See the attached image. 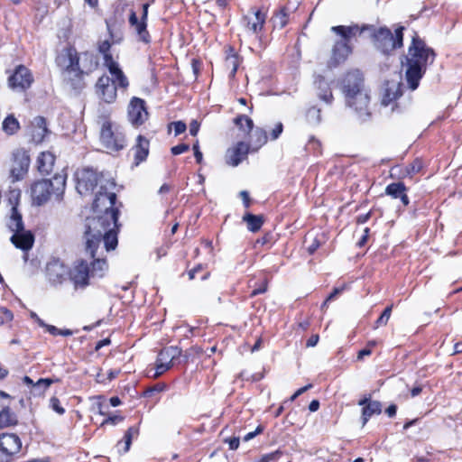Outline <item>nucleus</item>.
<instances>
[{"label": "nucleus", "mask_w": 462, "mask_h": 462, "mask_svg": "<svg viewBox=\"0 0 462 462\" xmlns=\"http://www.w3.org/2000/svg\"><path fill=\"white\" fill-rule=\"evenodd\" d=\"M77 190L81 195L95 191L93 215L85 221L84 238L87 248L93 251L95 243L102 240L106 251L114 250L118 244L117 218L121 203H116V182L111 176L97 173L93 169H83L77 175Z\"/></svg>", "instance_id": "1"}, {"label": "nucleus", "mask_w": 462, "mask_h": 462, "mask_svg": "<svg viewBox=\"0 0 462 462\" xmlns=\"http://www.w3.org/2000/svg\"><path fill=\"white\" fill-rule=\"evenodd\" d=\"M337 85L344 95L346 105L361 120L369 117L370 93L365 85L363 73L359 69H351L338 79Z\"/></svg>", "instance_id": "2"}, {"label": "nucleus", "mask_w": 462, "mask_h": 462, "mask_svg": "<svg viewBox=\"0 0 462 462\" xmlns=\"http://www.w3.org/2000/svg\"><path fill=\"white\" fill-rule=\"evenodd\" d=\"M434 60V51L428 47L417 33H414L408 53L405 56V62L402 63L406 68L405 79L411 90H415L419 87L420 79L425 74L428 66L433 63Z\"/></svg>", "instance_id": "3"}, {"label": "nucleus", "mask_w": 462, "mask_h": 462, "mask_svg": "<svg viewBox=\"0 0 462 462\" xmlns=\"http://www.w3.org/2000/svg\"><path fill=\"white\" fill-rule=\"evenodd\" d=\"M57 63L64 69L65 78L70 81L75 89L84 87L82 76L88 74L97 67L93 54L82 52L78 55L75 50L69 49L57 58Z\"/></svg>", "instance_id": "4"}, {"label": "nucleus", "mask_w": 462, "mask_h": 462, "mask_svg": "<svg viewBox=\"0 0 462 462\" xmlns=\"http://www.w3.org/2000/svg\"><path fill=\"white\" fill-rule=\"evenodd\" d=\"M99 245L100 243H95L91 252L87 248V241H85V250L89 257L88 259H78L69 272V278L76 288H84L89 284L90 278H102L106 273L108 265L106 259L96 257Z\"/></svg>", "instance_id": "5"}, {"label": "nucleus", "mask_w": 462, "mask_h": 462, "mask_svg": "<svg viewBox=\"0 0 462 462\" xmlns=\"http://www.w3.org/2000/svg\"><path fill=\"white\" fill-rule=\"evenodd\" d=\"M67 174L62 172L57 173L51 180H40L34 181L31 186V198L32 204L35 206H42L46 204L51 198L56 201H61L66 189Z\"/></svg>", "instance_id": "6"}, {"label": "nucleus", "mask_w": 462, "mask_h": 462, "mask_svg": "<svg viewBox=\"0 0 462 462\" xmlns=\"http://www.w3.org/2000/svg\"><path fill=\"white\" fill-rule=\"evenodd\" d=\"M367 26H358L357 24H352L349 26L337 25L331 27L337 39L332 48L331 57L329 60L330 66H337L343 63L347 57L352 53L351 41L357 35H361Z\"/></svg>", "instance_id": "7"}, {"label": "nucleus", "mask_w": 462, "mask_h": 462, "mask_svg": "<svg viewBox=\"0 0 462 462\" xmlns=\"http://www.w3.org/2000/svg\"><path fill=\"white\" fill-rule=\"evenodd\" d=\"M100 125V141L110 152L123 150L126 145L125 134L109 119V112L104 110L97 117Z\"/></svg>", "instance_id": "8"}, {"label": "nucleus", "mask_w": 462, "mask_h": 462, "mask_svg": "<svg viewBox=\"0 0 462 462\" xmlns=\"http://www.w3.org/2000/svg\"><path fill=\"white\" fill-rule=\"evenodd\" d=\"M366 26L369 28L365 29V31H370L372 32L374 43L375 47L382 52L389 53L394 49L402 46V31L404 29L403 27L397 28L395 30V33L393 34L392 32L386 27H382L378 30H375L374 26Z\"/></svg>", "instance_id": "9"}, {"label": "nucleus", "mask_w": 462, "mask_h": 462, "mask_svg": "<svg viewBox=\"0 0 462 462\" xmlns=\"http://www.w3.org/2000/svg\"><path fill=\"white\" fill-rule=\"evenodd\" d=\"M22 448L20 438L14 433L0 435V462H9L12 457L17 454Z\"/></svg>", "instance_id": "10"}, {"label": "nucleus", "mask_w": 462, "mask_h": 462, "mask_svg": "<svg viewBox=\"0 0 462 462\" xmlns=\"http://www.w3.org/2000/svg\"><path fill=\"white\" fill-rule=\"evenodd\" d=\"M33 82L31 71L24 66L19 65L14 73L8 78V86L14 91L23 92Z\"/></svg>", "instance_id": "11"}, {"label": "nucleus", "mask_w": 462, "mask_h": 462, "mask_svg": "<svg viewBox=\"0 0 462 462\" xmlns=\"http://www.w3.org/2000/svg\"><path fill=\"white\" fill-rule=\"evenodd\" d=\"M148 118L144 100L133 97L128 106V119L134 126L143 125Z\"/></svg>", "instance_id": "12"}, {"label": "nucleus", "mask_w": 462, "mask_h": 462, "mask_svg": "<svg viewBox=\"0 0 462 462\" xmlns=\"http://www.w3.org/2000/svg\"><path fill=\"white\" fill-rule=\"evenodd\" d=\"M14 165L11 168L10 173L13 181L20 180L27 172L30 159L26 152L23 150H17L14 152Z\"/></svg>", "instance_id": "13"}, {"label": "nucleus", "mask_w": 462, "mask_h": 462, "mask_svg": "<svg viewBox=\"0 0 462 462\" xmlns=\"http://www.w3.org/2000/svg\"><path fill=\"white\" fill-rule=\"evenodd\" d=\"M96 88L97 95L106 103L111 104L116 100V82H111V79L108 76H101L96 84Z\"/></svg>", "instance_id": "14"}, {"label": "nucleus", "mask_w": 462, "mask_h": 462, "mask_svg": "<svg viewBox=\"0 0 462 462\" xmlns=\"http://www.w3.org/2000/svg\"><path fill=\"white\" fill-rule=\"evenodd\" d=\"M20 197V192L12 190L10 193L9 201L12 204L11 216L8 221V227L14 234L24 230L22 215L19 213L16 204Z\"/></svg>", "instance_id": "15"}, {"label": "nucleus", "mask_w": 462, "mask_h": 462, "mask_svg": "<svg viewBox=\"0 0 462 462\" xmlns=\"http://www.w3.org/2000/svg\"><path fill=\"white\" fill-rule=\"evenodd\" d=\"M402 96V83L389 80L384 83L382 93V105L387 106Z\"/></svg>", "instance_id": "16"}, {"label": "nucleus", "mask_w": 462, "mask_h": 462, "mask_svg": "<svg viewBox=\"0 0 462 462\" xmlns=\"http://www.w3.org/2000/svg\"><path fill=\"white\" fill-rule=\"evenodd\" d=\"M265 20L266 14L261 10L254 11L252 14H247L243 18L245 28L254 34H257L263 30Z\"/></svg>", "instance_id": "17"}, {"label": "nucleus", "mask_w": 462, "mask_h": 462, "mask_svg": "<svg viewBox=\"0 0 462 462\" xmlns=\"http://www.w3.org/2000/svg\"><path fill=\"white\" fill-rule=\"evenodd\" d=\"M249 146L244 142H239L235 147L227 150L226 162L233 167L237 166L247 156Z\"/></svg>", "instance_id": "18"}, {"label": "nucleus", "mask_w": 462, "mask_h": 462, "mask_svg": "<svg viewBox=\"0 0 462 462\" xmlns=\"http://www.w3.org/2000/svg\"><path fill=\"white\" fill-rule=\"evenodd\" d=\"M13 245L24 252L30 250L34 243V236L31 231L23 230L11 236Z\"/></svg>", "instance_id": "19"}, {"label": "nucleus", "mask_w": 462, "mask_h": 462, "mask_svg": "<svg viewBox=\"0 0 462 462\" xmlns=\"http://www.w3.org/2000/svg\"><path fill=\"white\" fill-rule=\"evenodd\" d=\"M31 127L32 140L35 143H42L44 140L46 134H49L46 120L42 116L35 117L32 122Z\"/></svg>", "instance_id": "20"}, {"label": "nucleus", "mask_w": 462, "mask_h": 462, "mask_svg": "<svg viewBox=\"0 0 462 462\" xmlns=\"http://www.w3.org/2000/svg\"><path fill=\"white\" fill-rule=\"evenodd\" d=\"M46 273L49 281L53 284L61 283L65 279L67 270L64 265L59 262H53L47 264Z\"/></svg>", "instance_id": "21"}, {"label": "nucleus", "mask_w": 462, "mask_h": 462, "mask_svg": "<svg viewBox=\"0 0 462 462\" xmlns=\"http://www.w3.org/2000/svg\"><path fill=\"white\" fill-rule=\"evenodd\" d=\"M318 97L327 104H331L333 101V94L329 84L321 76H318L314 81Z\"/></svg>", "instance_id": "22"}, {"label": "nucleus", "mask_w": 462, "mask_h": 462, "mask_svg": "<svg viewBox=\"0 0 462 462\" xmlns=\"http://www.w3.org/2000/svg\"><path fill=\"white\" fill-rule=\"evenodd\" d=\"M129 23L134 28L141 41L146 43L150 42V35L147 31V24L145 20L139 21L135 12L131 11L129 15Z\"/></svg>", "instance_id": "23"}, {"label": "nucleus", "mask_w": 462, "mask_h": 462, "mask_svg": "<svg viewBox=\"0 0 462 462\" xmlns=\"http://www.w3.org/2000/svg\"><path fill=\"white\" fill-rule=\"evenodd\" d=\"M149 141L145 137L138 135L137 143L133 147V151L134 152L135 165H138L142 162L146 160L149 154Z\"/></svg>", "instance_id": "24"}, {"label": "nucleus", "mask_w": 462, "mask_h": 462, "mask_svg": "<svg viewBox=\"0 0 462 462\" xmlns=\"http://www.w3.org/2000/svg\"><path fill=\"white\" fill-rule=\"evenodd\" d=\"M38 170L42 174H49L53 169L55 156L50 152H43L38 157Z\"/></svg>", "instance_id": "25"}, {"label": "nucleus", "mask_w": 462, "mask_h": 462, "mask_svg": "<svg viewBox=\"0 0 462 462\" xmlns=\"http://www.w3.org/2000/svg\"><path fill=\"white\" fill-rule=\"evenodd\" d=\"M382 412V403L379 401H372L362 410V424L365 426L368 420L374 414Z\"/></svg>", "instance_id": "26"}, {"label": "nucleus", "mask_w": 462, "mask_h": 462, "mask_svg": "<svg viewBox=\"0 0 462 462\" xmlns=\"http://www.w3.org/2000/svg\"><path fill=\"white\" fill-rule=\"evenodd\" d=\"M171 358L169 354L164 350H161L157 357L156 372L154 377L160 376L164 372L169 370L171 366Z\"/></svg>", "instance_id": "27"}, {"label": "nucleus", "mask_w": 462, "mask_h": 462, "mask_svg": "<svg viewBox=\"0 0 462 462\" xmlns=\"http://www.w3.org/2000/svg\"><path fill=\"white\" fill-rule=\"evenodd\" d=\"M109 70L110 74L113 76L114 79L113 82H116L118 84L120 88H125L128 87V79L122 71V69L119 68V65L117 62H115L109 66L106 67Z\"/></svg>", "instance_id": "28"}, {"label": "nucleus", "mask_w": 462, "mask_h": 462, "mask_svg": "<svg viewBox=\"0 0 462 462\" xmlns=\"http://www.w3.org/2000/svg\"><path fill=\"white\" fill-rule=\"evenodd\" d=\"M20 129V123L13 115H8L2 122V130L7 135H14Z\"/></svg>", "instance_id": "29"}, {"label": "nucleus", "mask_w": 462, "mask_h": 462, "mask_svg": "<svg viewBox=\"0 0 462 462\" xmlns=\"http://www.w3.org/2000/svg\"><path fill=\"white\" fill-rule=\"evenodd\" d=\"M243 220L246 222L248 230L254 233L260 230L263 224V217L262 215L246 213L243 217Z\"/></svg>", "instance_id": "30"}, {"label": "nucleus", "mask_w": 462, "mask_h": 462, "mask_svg": "<svg viewBox=\"0 0 462 462\" xmlns=\"http://www.w3.org/2000/svg\"><path fill=\"white\" fill-rule=\"evenodd\" d=\"M17 420L14 413L8 407L0 411V429L16 424Z\"/></svg>", "instance_id": "31"}, {"label": "nucleus", "mask_w": 462, "mask_h": 462, "mask_svg": "<svg viewBox=\"0 0 462 462\" xmlns=\"http://www.w3.org/2000/svg\"><path fill=\"white\" fill-rule=\"evenodd\" d=\"M289 20V14L286 8H282L273 17V26L275 28L282 29L287 23Z\"/></svg>", "instance_id": "32"}, {"label": "nucleus", "mask_w": 462, "mask_h": 462, "mask_svg": "<svg viewBox=\"0 0 462 462\" xmlns=\"http://www.w3.org/2000/svg\"><path fill=\"white\" fill-rule=\"evenodd\" d=\"M405 191L406 187L402 182L391 183L385 189V193L394 199H398Z\"/></svg>", "instance_id": "33"}, {"label": "nucleus", "mask_w": 462, "mask_h": 462, "mask_svg": "<svg viewBox=\"0 0 462 462\" xmlns=\"http://www.w3.org/2000/svg\"><path fill=\"white\" fill-rule=\"evenodd\" d=\"M234 122L240 129L245 132L252 131L254 126L253 120L245 115L237 116Z\"/></svg>", "instance_id": "34"}, {"label": "nucleus", "mask_w": 462, "mask_h": 462, "mask_svg": "<svg viewBox=\"0 0 462 462\" xmlns=\"http://www.w3.org/2000/svg\"><path fill=\"white\" fill-rule=\"evenodd\" d=\"M321 111L316 106H311L306 112V119L310 125H319L321 121Z\"/></svg>", "instance_id": "35"}, {"label": "nucleus", "mask_w": 462, "mask_h": 462, "mask_svg": "<svg viewBox=\"0 0 462 462\" xmlns=\"http://www.w3.org/2000/svg\"><path fill=\"white\" fill-rule=\"evenodd\" d=\"M54 382L52 379L49 378H42L39 379L34 384H33V390L35 394L41 395Z\"/></svg>", "instance_id": "36"}, {"label": "nucleus", "mask_w": 462, "mask_h": 462, "mask_svg": "<svg viewBox=\"0 0 462 462\" xmlns=\"http://www.w3.org/2000/svg\"><path fill=\"white\" fill-rule=\"evenodd\" d=\"M226 66L230 69V75L234 77L239 66L238 56L235 53L228 54L226 59Z\"/></svg>", "instance_id": "37"}, {"label": "nucleus", "mask_w": 462, "mask_h": 462, "mask_svg": "<svg viewBox=\"0 0 462 462\" xmlns=\"http://www.w3.org/2000/svg\"><path fill=\"white\" fill-rule=\"evenodd\" d=\"M138 434V429L137 428H134V427H130L125 434V448H124V452L126 453L129 448H130V446H131V443H132V439L134 438V436H136Z\"/></svg>", "instance_id": "38"}, {"label": "nucleus", "mask_w": 462, "mask_h": 462, "mask_svg": "<svg viewBox=\"0 0 462 462\" xmlns=\"http://www.w3.org/2000/svg\"><path fill=\"white\" fill-rule=\"evenodd\" d=\"M422 166V162L420 159H416L406 167V174L412 177L421 170Z\"/></svg>", "instance_id": "39"}, {"label": "nucleus", "mask_w": 462, "mask_h": 462, "mask_svg": "<svg viewBox=\"0 0 462 462\" xmlns=\"http://www.w3.org/2000/svg\"><path fill=\"white\" fill-rule=\"evenodd\" d=\"M392 309H393L392 305L385 308V310L383 311V313L381 314V316L377 319V320L375 322L376 328H378L379 326H384L387 324V322L391 317Z\"/></svg>", "instance_id": "40"}, {"label": "nucleus", "mask_w": 462, "mask_h": 462, "mask_svg": "<svg viewBox=\"0 0 462 462\" xmlns=\"http://www.w3.org/2000/svg\"><path fill=\"white\" fill-rule=\"evenodd\" d=\"M50 407L60 415L65 412L64 408L60 405V402L57 397L53 396L50 399Z\"/></svg>", "instance_id": "41"}, {"label": "nucleus", "mask_w": 462, "mask_h": 462, "mask_svg": "<svg viewBox=\"0 0 462 462\" xmlns=\"http://www.w3.org/2000/svg\"><path fill=\"white\" fill-rule=\"evenodd\" d=\"M254 136H255L257 138V142L259 143V145H263V143H265L267 142V134H266V132L263 129H256L254 134Z\"/></svg>", "instance_id": "42"}, {"label": "nucleus", "mask_w": 462, "mask_h": 462, "mask_svg": "<svg viewBox=\"0 0 462 462\" xmlns=\"http://www.w3.org/2000/svg\"><path fill=\"white\" fill-rule=\"evenodd\" d=\"M171 125L174 128L175 135H179L184 133L187 129L186 124L182 121L172 122Z\"/></svg>", "instance_id": "43"}, {"label": "nucleus", "mask_w": 462, "mask_h": 462, "mask_svg": "<svg viewBox=\"0 0 462 462\" xmlns=\"http://www.w3.org/2000/svg\"><path fill=\"white\" fill-rule=\"evenodd\" d=\"M123 420H124V418L122 416H118V415L109 416L102 421L101 426H104L106 424L116 425L117 423L121 422Z\"/></svg>", "instance_id": "44"}, {"label": "nucleus", "mask_w": 462, "mask_h": 462, "mask_svg": "<svg viewBox=\"0 0 462 462\" xmlns=\"http://www.w3.org/2000/svg\"><path fill=\"white\" fill-rule=\"evenodd\" d=\"M189 144H186V143H180V144H178L176 146H173L171 148V152L172 154L174 155H179V154H181L187 151H189Z\"/></svg>", "instance_id": "45"}, {"label": "nucleus", "mask_w": 462, "mask_h": 462, "mask_svg": "<svg viewBox=\"0 0 462 462\" xmlns=\"http://www.w3.org/2000/svg\"><path fill=\"white\" fill-rule=\"evenodd\" d=\"M164 350L169 354L172 361L181 354V350L177 346H169L164 348Z\"/></svg>", "instance_id": "46"}, {"label": "nucleus", "mask_w": 462, "mask_h": 462, "mask_svg": "<svg viewBox=\"0 0 462 462\" xmlns=\"http://www.w3.org/2000/svg\"><path fill=\"white\" fill-rule=\"evenodd\" d=\"M283 130V125L281 122L277 123L274 126V128L271 132V138L273 140L278 139V137L281 135Z\"/></svg>", "instance_id": "47"}, {"label": "nucleus", "mask_w": 462, "mask_h": 462, "mask_svg": "<svg viewBox=\"0 0 462 462\" xmlns=\"http://www.w3.org/2000/svg\"><path fill=\"white\" fill-rule=\"evenodd\" d=\"M344 286L335 288L333 291L328 296L322 307L326 306L328 301L333 300L337 295H339L344 291Z\"/></svg>", "instance_id": "48"}, {"label": "nucleus", "mask_w": 462, "mask_h": 462, "mask_svg": "<svg viewBox=\"0 0 462 462\" xmlns=\"http://www.w3.org/2000/svg\"><path fill=\"white\" fill-rule=\"evenodd\" d=\"M193 151H194V156H195L196 162L198 163H201V162L203 160V155L199 150V141H196V143L193 144Z\"/></svg>", "instance_id": "49"}, {"label": "nucleus", "mask_w": 462, "mask_h": 462, "mask_svg": "<svg viewBox=\"0 0 462 462\" xmlns=\"http://www.w3.org/2000/svg\"><path fill=\"white\" fill-rule=\"evenodd\" d=\"M263 430V428L262 426H258L254 431L249 432L244 437L245 441H249L252 439H254L256 435L262 433Z\"/></svg>", "instance_id": "50"}, {"label": "nucleus", "mask_w": 462, "mask_h": 462, "mask_svg": "<svg viewBox=\"0 0 462 462\" xmlns=\"http://www.w3.org/2000/svg\"><path fill=\"white\" fill-rule=\"evenodd\" d=\"M199 123L197 120H193L189 124V134L192 136H196L199 133Z\"/></svg>", "instance_id": "51"}, {"label": "nucleus", "mask_w": 462, "mask_h": 462, "mask_svg": "<svg viewBox=\"0 0 462 462\" xmlns=\"http://www.w3.org/2000/svg\"><path fill=\"white\" fill-rule=\"evenodd\" d=\"M111 48V44L108 40L103 41L100 42L98 46V51L100 53L109 52Z\"/></svg>", "instance_id": "52"}, {"label": "nucleus", "mask_w": 462, "mask_h": 462, "mask_svg": "<svg viewBox=\"0 0 462 462\" xmlns=\"http://www.w3.org/2000/svg\"><path fill=\"white\" fill-rule=\"evenodd\" d=\"M226 442L231 450H236L239 447L240 440L239 438H231L227 439Z\"/></svg>", "instance_id": "53"}, {"label": "nucleus", "mask_w": 462, "mask_h": 462, "mask_svg": "<svg viewBox=\"0 0 462 462\" xmlns=\"http://www.w3.org/2000/svg\"><path fill=\"white\" fill-rule=\"evenodd\" d=\"M103 54V58H104V65L106 67L115 63L116 61L114 60L113 57H112V54L109 52H105V53H102Z\"/></svg>", "instance_id": "54"}, {"label": "nucleus", "mask_w": 462, "mask_h": 462, "mask_svg": "<svg viewBox=\"0 0 462 462\" xmlns=\"http://www.w3.org/2000/svg\"><path fill=\"white\" fill-rule=\"evenodd\" d=\"M319 335H312L308 340H307V343H306V346L308 347H313L315 346L318 342H319Z\"/></svg>", "instance_id": "55"}, {"label": "nucleus", "mask_w": 462, "mask_h": 462, "mask_svg": "<svg viewBox=\"0 0 462 462\" xmlns=\"http://www.w3.org/2000/svg\"><path fill=\"white\" fill-rule=\"evenodd\" d=\"M165 387L166 386L164 384H157L154 387L148 389L145 392V394L151 396L153 392H162L165 389Z\"/></svg>", "instance_id": "56"}, {"label": "nucleus", "mask_w": 462, "mask_h": 462, "mask_svg": "<svg viewBox=\"0 0 462 462\" xmlns=\"http://www.w3.org/2000/svg\"><path fill=\"white\" fill-rule=\"evenodd\" d=\"M240 197L243 199L245 207V208H249V206H250V198H249L248 192L245 191V190H242L240 192Z\"/></svg>", "instance_id": "57"}, {"label": "nucleus", "mask_w": 462, "mask_h": 462, "mask_svg": "<svg viewBox=\"0 0 462 462\" xmlns=\"http://www.w3.org/2000/svg\"><path fill=\"white\" fill-rule=\"evenodd\" d=\"M396 411H397V406L395 404H391L386 410H385V413L389 416V417H394L395 414H396Z\"/></svg>", "instance_id": "58"}, {"label": "nucleus", "mask_w": 462, "mask_h": 462, "mask_svg": "<svg viewBox=\"0 0 462 462\" xmlns=\"http://www.w3.org/2000/svg\"><path fill=\"white\" fill-rule=\"evenodd\" d=\"M44 328L53 336L60 335V328H56L55 326L46 324Z\"/></svg>", "instance_id": "59"}, {"label": "nucleus", "mask_w": 462, "mask_h": 462, "mask_svg": "<svg viewBox=\"0 0 462 462\" xmlns=\"http://www.w3.org/2000/svg\"><path fill=\"white\" fill-rule=\"evenodd\" d=\"M267 290V285H266V282L264 281L263 286H261L260 288L258 289H254L253 291H252V296H256L258 294H261V293H263L265 292Z\"/></svg>", "instance_id": "60"}, {"label": "nucleus", "mask_w": 462, "mask_h": 462, "mask_svg": "<svg viewBox=\"0 0 462 462\" xmlns=\"http://www.w3.org/2000/svg\"><path fill=\"white\" fill-rule=\"evenodd\" d=\"M364 231H365V235L361 237V239L357 243L358 246H360V247L364 246L365 244L366 243V240L368 237V233H369V228L366 227Z\"/></svg>", "instance_id": "61"}, {"label": "nucleus", "mask_w": 462, "mask_h": 462, "mask_svg": "<svg viewBox=\"0 0 462 462\" xmlns=\"http://www.w3.org/2000/svg\"><path fill=\"white\" fill-rule=\"evenodd\" d=\"M319 408V402L318 400H313L310 402L309 405V410L312 412L318 411Z\"/></svg>", "instance_id": "62"}, {"label": "nucleus", "mask_w": 462, "mask_h": 462, "mask_svg": "<svg viewBox=\"0 0 462 462\" xmlns=\"http://www.w3.org/2000/svg\"><path fill=\"white\" fill-rule=\"evenodd\" d=\"M109 344H110V339L109 338L102 339V340H100V341H98L97 343L95 349L96 350H99L101 347H103L105 346H107Z\"/></svg>", "instance_id": "63"}, {"label": "nucleus", "mask_w": 462, "mask_h": 462, "mask_svg": "<svg viewBox=\"0 0 462 462\" xmlns=\"http://www.w3.org/2000/svg\"><path fill=\"white\" fill-rule=\"evenodd\" d=\"M31 317L38 323L40 327L44 328L46 326V323L41 319L36 313L32 312Z\"/></svg>", "instance_id": "64"}]
</instances>
